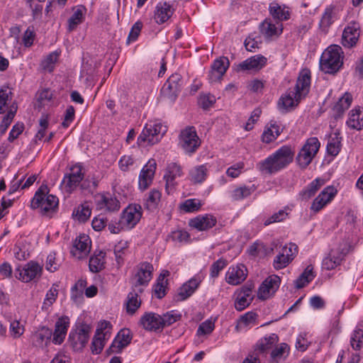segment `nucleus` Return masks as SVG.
Wrapping results in <instances>:
<instances>
[{
    "label": "nucleus",
    "mask_w": 363,
    "mask_h": 363,
    "mask_svg": "<svg viewBox=\"0 0 363 363\" xmlns=\"http://www.w3.org/2000/svg\"><path fill=\"white\" fill-rule=\"evenodd\" d=\"M294 152L291 147L284 145L270 155L265 160L259 162L257 167L264 174H274L285 169L294 159Z\"/></svg>",
    "instance_id": "nucleus-1"
},
{
    "label": "nucleus",
    "mask_w": 363,
    "mask_h": 363,
    "mask_svg": "<svg viewBox=\"0 0 363 363\" xmlns=\"http://www.w3.org/2000/svg\"><path fill=\"white\" fill-rule=\"evenodd\" d=\"M342 48L339 45L329 46L320 57V69L328 74L337 72L342 65Z\"/></svg>",
    "instance_id": "nucleus-2"
},
{
    "label": "nucleus",
    "mask_w": 363,
    "mask_h": 363,
    "mask_svg": "<svg viewBox=\"0 0 363 363\" xmlns=\"http://www.w3.org/2000/svg\"><path fill=\"white\" fill-rule=\"evenodd\" d=\"M167 131V127L161 123L150 122L143 128L138 138L137 143L140 147L157 143Z\"/></svg>",
    "instance_id": "nucleus-3"
},
{
    "label": "nucleus",
    "mask_w": 363,
    "mask_h": 363,
    "mask_svg": "<svg viewBox=\"0 0 363 363\" xmlns=\"http://www.w3.org/2000/svg\"><path fill=\"white\" fill-rule=\"evenodd\" d=\"M48 186L42 185L35 192L30 203L32 208H40L43 214L52 212L58 206V199L52 195L48 194Z\"/></svg>",
    "instance_id": "nucleus-4"
},
{
    "label": "nucleus",
    "mask_w": 363,
    "mask_h": 363,
    "mask_svg": "<svg viewBox=\"0 0 363 363\" xmlns=\"http://www.w3.org/2000/svg\"><path fill=\"white\" fill-rule=\"evenodd\" d=\"M153 266L149 262H144L135 269V272L130 279L131 288L139 292H143L152 277Z\"/></svg>",
    "instance_id": "nucleus-5"
},
{
    "label": "nucleus",
    "mask_w": 363,
    "mask_h": 363,
    "mask_svg": "<svg viewBox=\"0 0 363 363\" xmlns=\"http://www.w3.org/2000/svg\"><path fill=\"white\" fill-rule=\"evenodd\" d=\"M320 144L317 138H308L299 151L296 160L301 168H306L317 154Z\"/></svg>",
    "instance_id": "nucleus-6"
},
{
    "label": "nucleus",
    "mask_w": 363,
    "mask_h": 363,
    "mask_svg": "<svg viewBox=\"0 0 363 363\" xmlns=\"http://www.w3.org/2000/svg\"><path fill=\"white\" fill-rule=\"evenodd\" d=\"M43 272V267L38 262L30 261L23 267L16 269V277L23 282H29L35 279H39Z\"/></svg>",
    "instance_id": "nucleus-7"
},
{
    "label": "nucleus",
    "mask_w": 363,
    "mask_h": 363,
    "mask_svg": "<svg viewBox=\"0 0 363 363\" xmlns=\"http://www.w3.org/2000/svg\"><path fill=\"white\" fill-rule=\"evenodd\" d=\"M179 144L186 153H193L198 149L201 141L194 127L186 128L181 132Z\"/></svg>",
    "instance_id": "nucleus-8"
},
{
    "label": "nucleus",
    "mask_w": 363,
    "mask_h": 363,
    "mask_svg": "<svg viewBox=\"0 0 363 363\" xmlns=\"http://www.w3.org/2000/svg\"><path fill=\"white\" fill-rule=\"evenodd\" d=\"M183 175L182 168L180 164L176 162H171L167 164L164 179L165 180V189L168 194H170L177 185V179Z\"/></svg>",
    "instance_id": "nucleus-9"
},
{
    "label": "nucleus",
    "mask_w": 363,
    "mask_h": 363,
    "mask_svg": "<svg viewBox=\"0 0 363 363\" xmlns=\"http://www.w3.org/2000/svg\"><path fill=\"white\" fill-rule=\"evenodd\" d=\"M182 86V77L179 74H174L169 77L161 89L164 97L171 101L176 99Z\"/></svg>",
    "instance_id": "nucleus-10"
},
{
    "label": "nucleus",
    "mask_w": 363,
    "mask_h": 363,
    "mask_svg": "<svg viewBox=\"0 0 363 363\" xmlns=\"http://www.w3.org/2000/svg\"><path fill=\"white\" fill-rule=\"evenodd\" d=\"M252 289V284H245L235 291L234 306L237 311H241L250 305L254 298Z\"/></svg>",
    "instance_id": "nucleus-11"
},
{
    "label": "nucleus",
    "mask_w": 363,
    "mask_h": 363,
    "mask_svg": "<svg viewBox=\"0 0 363 363\" xmlns=\"http://www.w3.org/2000/svg\"><path fill=\"white\" fill-rule=\"evenodd\" d=\"M348 252V248L345 244L337 249H333L328 257L323 260V267L327 270H331L340 265L344 257Z\"/></svg>",
    "instance_id": "nucleus-12"
},
{
    "label": "nucleus",
    "mask_w": 363,
    "mask_h": 363,
    "mask_svg": "<svg viewBox=\"0 0 363 363\" xmlns=\"http://www.w3.org/2000/svg\"><path fill=\"white\" fill-rule=\"evenodd\" d=\"M142 216L141 206L140 205H129L123 211L121 220L126 229L133 228Z\"/></svg>",
    "instance_id": "nucleus-13"
},
{
    "label": "nucleus",
    "mask_w": 363,
    "mask_h": 363,
    "mask_svg": "<svg viewBox=\"0 0 363 363\" xmlns=\"http://www.w3.org/2000/svg\"><path fill=\"white\" fill-rule=\"evenodd\" d=\"M91 250V240L85 234L80 235L74 241L71 249L72 256L78 259L85 258Z\"/></svg>",
    "instance_id": "nucleus-14"
},
{
    "label": "nucleus",
    "mask_w": 363,
    "mask_h": 363,
    "mask_svg": "<svg viewBox=\"0 0 363 363\" xmlns=\"http://www.w3.org/2000/svg\"><path fill=\"white\" fill-rule=\"evenodd\" d=\"M156 162L150 160L144 165L138 177V186L142 191L146 190L152 184L156 170Z\"/></svg>",
    "instance_id": "nucleus-15"
},
{
    "label": "nucleus",
    "mask_w": 363,
    "mask_h": 363,
    "mask_svg": "<svg viewBox=\"0 0 363 363\" xmlns=\"http://www.w3.org/2000/svg\"><path fill=\"white\" fill-rule=\"evenodd\" d=\"M280 279L278 276H269L259 286L257 292L258 298L262 300L269 298L278 289Z\"/></svg>",
    "instance_id": "nucleus-16"
},
{
    "label": "nucleus",
    "mask_w": 363,
    "mask_h": 363,
    "mask_svg": "<svg viewBox=\"0 0 363 363\" xmlns=\"http://www.w3.org/2000/svg\"><path fill=\"white\" fill-rule=\"evenodd\" d=\"M359 25L356 22L350 23L344 29L342 44L344 47L352 48L356 45L359 37Z\"/></svg>",
    "instance_id": "nucleus-17"
},
{
    "label": "nucleus",
    "mask_w": 363,
    "mask_h": 363,
    "mask_svg": "<svg viewBox=\"0 0 363 363\" xmlns=\"http://www.w3.org/2000/svg\"><path fill=\"white\" fill-rule=\"evenodd\" d=\"M337 191L333 186H328L325 187L313 200L311 209L314 212H318L332 201Z\"/></svg>",
    "instance_id": "nucleus-18"
},
{
    "label": "nucleus",
    "mask_w": 363,
    "mask_h": 363,
    "mask_svg": "<svg viewBox=\"0 0 363 363\" xmlns=\"http://www.w3.org/2000/svg\"><path fill=\"white\" fill-rule=\"evenodd\" d=\"M139 324L144 330L147 331L157 332L162 330L160 315L155 313H145L141 316Z\"/></svg>",
    "instance_id": "nucleus-19"
},
{
    "label": "nucleus",
    "mask_w": 363,
    "mask_h": 363,
    "mask_svg": "<svg viewBox=\"0 0 363 363\" xmlns=\"http://www.w3.org/2000/svg\"><path fill=\"white\" fill-rule=\"evenodd\" d=\"M82 167L79 164H75L70 168V172L63 179V183L67 191H73L80 182L82 181Z\"/></svg>",
    "instance_id": "nucleus-20"
},
{
    "label": "nucleus",
    "mask_w": 363,
    "mask_h": 363,
    "mask_svg": "<svg viewBox=\"0 0 363 363\" xmlns=\"http://www.w3.org/2000/svg\"><path fill=\"white\" fill-rule=\"evenodd\" d=\"M247 269L243 264L230 267L227 273L226 281L231 285H238L244 281L247 277Z\"/></svg>",
    "instance_id": "nucleus-21"
},
{
    "label": "nucleus",
    "mask_w": 363,
    "mask_h": 363,
    "mask_svg": "<svg viewBox=\"0 0 363 363\" xmlns=\"http://www.w3.org/2000/svg\"><path fill=\"white\" fill-rule=\"evenodd\" d=\"M262 34L268 39L279 37L283 30L282 23L273 22L271 19H265L260 26Z\"/></svg>",
    "instance_id": "nucleus-22"
},
{
    "label": "nucleus",
    "mask_w": 363,
    "mask_h": 363,
    "mask_svg": "<svg viewBox=\"0 0 363 363\" xmlns=\"http://www.w3.org/2000/svg\"><path fill=\"white\" fill-rule=\"evenodd\" d=\"M229 67V61L227 57H220L216 60L211 65L208 78L210 82H214L220 80Z\"/></svg>",
    "instance_id": "nucleus-23"
},
{
    "label": "nucleus",
    "mask_w": 363,
    "mask_h": 363,
    "mask_svg": "<svg viewBox=\"0 0 363 363\" xmlns=\"http://www.w3.org/2000/svg\"><path fill=\"white\" fill-rule=\"evenodd\" d=\"M90 333V326L86 324H83L80 325L76 333H70L69 338L72 341L74 347H77L79 345V348H82L88 342Z\"/></svg>",
    "instance_id": "nucleus-24"
},
{
    "label": "nucleus",
    "mask_w": 363,
    "mask_h": 363,
    "mask_svg": "<svg viewBox=\"0 0 363 363\" xmlns=\"http://www.w3.org/2000/svg\"><path fill=\"white\" fill-rule=\"evenodd\" d=\"M69 318L67 316L60 317L55 323L52 342L56 345H60L65 340L68 328Z\"/></svg>",
    "instance_id": "nucleus-25"
},
{
    "label": "nucleus",
    "mask_w": 363,
    "mask_h": 363,
    "mask_svg": "<svg viewBox=\"0 0 363 363\" xmlns=\"http://www.w3.org/2000/svg\"><path fill=\"white\" fill-rule=\"evenodd\" d=\"M301 99L296 91L289 89L280 98L278 105L281 110L289 111L296 106Z\"/></svg>",
    "instance_id": "nucleus-26"
},
{
    "label": "nucleus",
    "mask_w": 363,
    "mask_h": 363,
    "mask_svg": "<svg viewBox=\"0 0 363 363\" xmlns=\"http://www.w3.org/2000/svg\"><path fill=\"white\" fill-rule=\"evenodd\" d=\"M172 6L166 1L159 2L155 8L154 18L159 23L166 22L174 13Z\"/></svg>",
    "instance_id": "nucleus-27"
},
{
    "label": "nucleus",
    "mask_w": 363,
    "mask_h": 363,
    "mask_svg": "<svg viewBox=\"0 0 363 363\" xmlns=\"http://www.w3.org/2000/svg\"><path fill=\"white\" fill-rule=\"evenodd\" d=\"M216 224V218L209 214L199 216L189 221V225L199 230H207Z\"/></svg>",
    "instance_id": "nucleus-28"
},
{
    "label": "nucleus",
    "mask_w": 363,
    "mask_h": 363,
    "mask_svg": "<svg viewBox=\"0 0 363 363\" xmlns=\"http://www.w3.org/2000/svg\"><path fill=\"white\" fill-rule=\"evenodd\" d=\"M279 341L277 335L272 333L259 339L254 347L253 350L260 356L265 354Z\"/></svg>",
    "instance_id": "nucleus-29"
},
{
    "label": "nucleus",
    "mask_w": 363,
    "mask_h": 363,
    "mask_svg": "<svg viewBox=\"0 0 363 363\" xmlns=\"http://www.w3.org/2000/svg\"><path fill=\"white\" fill-rule=\"evenodd\" d=\"M73 13L67 21V30L72 32L81 24L85 18L86 13V8L82 5H79L72 9Z\"/></svg>",
    "instance_id": "nucleus-30"
},
{
    "label": "nucleus",
    "mask_w": 363,
    "mask_h": 363,
    "mask_svg": "<svg viewBox=\"0 0 363 363\" xmlns=\"http://www.w3.org/2000/svg\"><path fill=\"white\" fill-rule=\"evenodd\" d=\"M347 125L352 129L360 130L363 128V108L356 106L348 115Z\"/></svg>",
    "instance_id": "nucleus-31"
},
{
    "label": "nucleus",
    "mask_w": 363,
    "mask_h": 363,
    "mask_svg": "<svg viewBox=\"0 0 363 363\" xmlns=\"http://www.w3.org/2000/svg\"><path fill=\"white\" fill-rule=\"evenodd\" d=\"M97 206L100 209H104L107 211H117L120 209L121 205L119 201L109 194H104L100 197L97 201Z\"/></svg>",
    "instance_id": "nucleus-32"
},
{
    "label": "nucleus",
    "mask_w": 363,
    "mask_h": 363,
    "mask_svg": "<svg viewBox=\"0 0 363 363\" xmlns=\"http://www.w3.org/2000/svg\"><path fill=\"white\" fill-rule=\"evenodd\" d=\"M267 63V58L262 55H257L252 56L240 64L243 70H259Z\"/></svg>",
    "instance_id": "nucleus-33"
},
{
    "label": "nucleus",
    "mask_w": 363,
    "mask_h": 363,
    "mask_svg": "<svg viewBox=\"0 0 363 363\" xmlns=\"http://www.w3.org/2000/svg\"><path fill=\"white\" fill-rule=\"evenodd\" d=\"M132 337L128 330H121L111 345V350L113 352H120L123 348L130 343Z\"/></svg>",
    "instance_id": "nucleus-34"
},
{
    "label": "nucleus",
    "mask_w": 363,
    "mask_h": 363,
    "mask_svg": "<svg viewBox=\"0 0 363 363\" xmlns=\"http://www.w3.org/2000/svg\"><path fill=\"white\" fill-rule=\"evenodd\" d=\"M310 84V73L308 72H304L298 77L296 86L293 90L302 98L308 94Z\"/></svg>",
    "instance_id": "nucleus-35"
},
{
    "label": "nucleus",
    "mask_w": 363,
    "mask_h": 363,
    "mask_svg": "<svg viewBox=\"0 0 363 363\" xmlns=\"http://www.w3.org/2000/svg\"><path fill=\"white\" fill-rule=\"evenodd\" d=\"M208 167L207 164H201L193 167L189 171V178L194 184H201L207 178Z\"/></svg>",
    "instance_id": "nucleus-36"
},
{
    "label": "nucleus",
    "mask_w": 363,
    "mask_h": 363,
    "mask_svg": "<svg viewBox=\"0 0 363 363\" xmlns=\"http://www.w3.org/2000/svg\"><path fill=\"white\" fill-rule=\"evenodd\" d=\"M269 13L277 21L281 22L286 21L290 18V13L286 7H282L276 2H272L269 5Z\"/></svg>",
    "instance_id": "nucleus-37"
},
{
    "label": "nucleus",
    "mask_w": 363,
    "mask_h": 363,
    "mask_svg": "<svg viewBox=\"0 0 363 363\" xmlns=\"http://www.w3.org/2000/svg\"><path fill=\"white\" fill-rule=\"evenodd\" d=\"M200 281L196 279H191L184 284L179 289V300L184 301L191 296L199 285Z\"/></svg>",
    "instance_id": "nucleus-38"
},
{
    "label": "nucleus",
    "mask_w": 363,
    "mask_h": 363,
    "mask_svg": "<svg viewBox=\"0 0 363 363\" xmlns=\"http://www.w3.org/2000/svg\"><path fill=\"white\" fill-rule=\"evenodd\" d=\"M52 335V331L46 327H42L32 336L33 344L36 347H43L47 344Z\"/></svg>",
    "instance_id": "nucleus-39"
},
{
    "label": "nucleus",
    "mask_w": 363,
    "mask_h": 363,
    "mask_svg": "<svg viewBox=\"0 0 363 363\" xmlns=\"http://www.w3.org/2000/svg\"><path fill=\"white\" fill-rule=\"evenodd\" d=\"M105 252L99 251L91 257L89 264L91 272L96 273L105 267Z\"/></svg>",
    "instance_id": "nucleus-40"
},
{
    "label": "nucleus",
    "mask_w": 363,
    "mask_h": 363,
    "mask_svg": "<svg viewBox=\"0 0 363 363\" xmlns=\"http://www.w3.org/2000/svg\"><path fill=\"white\" fill-rule=\"evenodd\" d=\"M142 293L132 289V291L128 294L126 302V309L128 313L133 314L140 308L141 301L139 296Z\"/></svg>",
    "instance_id": "nucleus-41"
},
{
    "label": "nucleus",
    "mask_w": 363,
    "mask_h": 363,
    "mask_svg": "<svg viewBox=\"0 0 363 363\" xmlns=\"http://www.w3.org/2000/svg\"><path fill=\"white\" fill-rule=\"evenodd\" d=\"M352 100V96L349 92H345L343 96L339 99L333 108L337 116H342V113L350 108Z\"/></svg>",
    "instance_id": "nucleus-42"
},
{
    "label": "nucleus",
    "mask_w": 363,
    "mask_h": 363,
    "mask_svg": "<svg viewBox=\"0 0 363 363\" xmlns=\"http://www.w3.org/2000/svg\"><path fill=\"white\" fill-rule=\"evenodd\" d=\"M341 141L342 138L340 136V133L338 132H335L330 136L327 145V151L329 155L332 156H336L338 155L341 150Z\"/></svg>",
    "instance_id": "nucleus-43"
},
{
    "label": "nucleus",
    "mask_w": 363,
    "mask_h": 363,
    "mask_svg": "<svg viewBox=\"0 0 363 363\" xmlns=\"http://www.w3.org/2000/svg\"><path fill=\"white\" fill-rule=\"evenodd\" d=\"M281 130L276 122H271L269 127H267L262 134V141L266 143L272 142L280 135Z\"/></svg>",
    "instance_id": "nucleus-44"
},
{
    "label": "nucleus",
    "mask_w": 363,
    "mask_h": 363,
    "mask_svg": "<svg viewBox=\"0 0 363 363\" xmlns=\"http://www.w3.org/2000/svg\"><path fill=\"white\" fill-rule=\"evenodd\" d=\"M91 213L89 205L87 203H84L74 210L72 216L75 220L84 223L89 218Z\"/></svg>",
    "instance_id": "nucleus-45"
},
{
    "label": "nucleus",
    "mask_w": 363,
    "mask_h": 363,
    "mask_svg": "<svg viewBox=\"0 0 363 363\" xmlns=\"http://www.w3.org/2000/svg\"><path fill=\"white\" fill-rule=\"evenodd\" d=\"M313 268L311 265H308L304 272L299 276V277L295 281L296 287L297 289H301L311 281L315 275L313 274Z\"/></svg>",
    "instance_id": "nucleus-46"
},
{
    "label": "nucleus",
    "mask_w": 363,
    "mask_h": 363,
    "mask_svg": "<svg viewBox=\"0 0 363 363\" xmlns=\"http://www.w3.org/2000/svg\"><path fill=\"white\" fill-rule=\"evenodd\" d=\"M324 184V180L315 179L301 191V196L304 199H309L315 195L317 191Z\"/></svg>",
    "instance_id": "nucleus-47"
},
{
    "label": "nucleus",
    "mask_w": 363,
    "mask_h": 363,
    "mask_svg": "<svg viewBox=\"0 0 363 363\" xmlns=\"http://www.w3.org/2000/svg\"><path fill=\"white\" fill-rule=\"evenodd\" d=\"M350 345L354 350H360L363 348V328L362 326H357L352 333Z\"/></svg>",
    "instance_id": "nucleus-48"
},
{
    "label": "nucleus",
    "mask_w": 363,
    "mask_h": 363,
    "mask_svg": "<svg viewBox=\"0 0 363 363\" xmlns=\"http://www.w3.org/2000/svg\"><path fill=\"white\" fill-rule=\"evenodd\" d=\"M182 315L177 311H170L160 315L162 330L179 320Z\"/></svg>",
    "instance_id": "nucleus-49"
},
{
    "label": "nucleus",
    "mask_w": 363,
    "mask_h": 363,
    "mask_svg": "<svg viewBox=\"0 0 363 363\" xmlns=\"http://www.w3.org/2000/svg\"><path fill=\"white\" fill-rule=\"evenodd\" d=\"M289 346L286 343H281L277 345L271 352V358L273 363H278L279 361L289 353Z\"/></svg>",
    "instance_id": "nucleus-50"
},
{
    "label": "nucleus",
    "mask_w": 363,
    "mask_h": 363,
    "mask_svg": "<svg viewBox=\"0 0 363 363\" xmlns=\"http://www.w3.org/2000/svg\"><path fill=\"white\" fill-rule=\"evenodd\" d=\"M333 8L331 6L326 8L319 23L320 27L323 31L326 32L333 24Z\"/></svg>",
    "instance_id": "nucleus-51"
},
{
    "label": "nucleus",
    "mask_w": 363,
    "mask_h": 363,
    "mask_svg": "<svg viewBox=\"0 0 363 363\" xmlns=\"http://www.w3.org/2000/svg\"><path fill=\"white\" fill-rule=\"evenodd\" d=\"M168 275L169 272L166 271L164 274H161L157 279V283L155 286V293L158 298H162L165 295V289L167 284L165 277Z\"/></svg>",
    "instance_id": "nucleus-52"
},
{
    "label": "nucleus",
    "mask_w": 363,
    "mask_h": 363,
    "mask_svg": "<svg viewBox=\"0 0 363 363\" xmlns=\"http://www.w3.org/2000/svg\"><path fill=\"white\" fill-rule=\"evenodd\" d=\"M161 196V192L157 189H152L150 191L146 199V208L150 211L155 209L160 201Z\"/></svg>",
    "instance_id": "nucleus-53"
},
{
    "label": "nucleus",
    "mask_w": 363,
    "mask_h": 363,
    "mask_svg": "<svg viewBox=\"0 0 363 363\" xmlns=\"http://www.w3.org/2000/svg\"><path fill=\"white\" fill-rule=\"evenodd\" d=\"M293 257H289V253H285L282 251L274 260V267L276 269H281L286 267L291 261Z\"/></svg>",
    "instance_id": "nucleus-54"
},
{
    "label": "nucleus",
    "mask_w": 363,
    "mask_h": 363,
    "mask_svg": "<svg viewBox=\"0 0 363 363\" xmlns=\"http://www.w3.org/2000/svg\"><path fill=\"white\" fill-rule=\"evenodd\" d=\"M252 193V188L245 186H240L232 191L231 197L235 201H240L250 196Z\"/></svg>",
    "instance_id": "nucleus-55"
},
{
    "label": "nucleus",
    "mask_w": 363,
    "mask_h": 363,
    "mask_svg": "<svg viewBox=\"0 0 363 363\" xmlns=\"http://www.w3.org/2000/svg\"><path fill=\"white\" fill-rule=\"evenodd\" d=\"M59 57V54L57 52H53L49 54L46 58L42 61V68L48 72H52L54 69L55 62H57Z\"/></svg>",
    "instance_id": "nucleus-56"
},
{
    "label": "nucleus",
    "mask_w": 363,
    "mask_h": 363,
    "mask_svg": "<svg viewBox=\"0 0 363 363\" xmlns=\"http://www.w3.org/2000/svg\"><path fill=\"white\" fill-rule=\"evenodd\" d=\"M257 315L255 313L253 312H247L245 314L242 315L239 321L238 324L237 325V328L239 327H247L250 325H255V321L257 319Z\"/></svg>",
    "instance_id": "nucleus-57"
},
{
    "label": "nucleus",
    "mask_w": 363,
    "mask_h": 363,
    "mask_svg": "<svg viewBox=\"0 0 363 363\" xmlns=\"http://www.w3.org/2000/svg\"><path fill=\"white\" fill-rule=\"evenodd\" d=\"M106 338L102 335L95 334L91 345V350L93 354H98L101 352Z\"/></svg>",
    "instance_id": "nucleus-58"
},
{
    "label": "nucleus",
    "mask_w": 363,
    "mask_h": 363,
    "mask_svg": "<svg viewBox=\"0 0 363 363\" xmlns=\"http://www.w3.org/2000/svg\"><path fill=\"white\" fill-rule=\"evenodd\" d=\"M201 206V202L196 199H187L181 204V208L186 212L197 211Z\"/></svg>",
    "instance_id": "nucleus-59"
},
{
    "label": "nucleus",
    "mask_w": 363,
    "mask_h": 363,
    "mask_svg": "<svg viewBox=\"0 0 363 363\" xmlns=\"http://www.w3.org/2000/svg\"><path fill=\"white\" fill-rule=\"evenodd\" d=\"M216 102V97L210 94H201L199 98V104L203 109H208Z\"/></svg>",
    "instance_id": "nucleus-60"
},
{
    "label": "nucleus",
    "mask_w": 363,
    "mask_h": 363,
    "mask_svg": "<svg viewBox=\"0 0 363 363\" xmlns=\"http://www.w3.org/2000/svg\"><path fill=\"white\" fill-rule=\"evenodd\" d=\"M10 333L13 338L20 337L24 333V326L19 320H13L10 323Z\"/></svg>",
    "instance_id": "nucleus-61"
},
{
    "label": "nucleus",
    "mask_w": 363,
    "mask_h": 363,
    "mask_svg": "<svg viewBox=\"0 0 363 363\" xmlns=\"http://www.w3.org/2000/svg\"><path fill=\"white\" fill-rule=\"evenodd\" d=\"M128 247V243L126 241L119 242L114 248V254L118 264L123 261V256Z\"/></svg>",
    "instance_id": "nucleus-62"
},
{
    "label": "nucleus",
    "mask_w": 363,
    "mask_h": 363,
    "mask_svg": "<svg viewBox=\"0 0 363 363\" xmlns=\"http://www.w3.org/2000/svg\"><path fill=\"white\" fill-rule=\"evenodd\" d=\"M214 323L210 320L203 322L197 330V335H209L214 329Z\"/></svg>",
    "instance_id": "nucleus-63"
},
{
    "label": "nucleus",
    "mask_w": 363,
    "mask_h": 363,
    "mask_svg": "<svg viewBox=\"0 0 363 363\" xmlns=\"http://www.w3.org/2000/svg\"><path fill=\"white\" fill-rule=\"evenodd\" d=\"M135 163L134 158L130 155L123 156L118 162L119 167L123 172H127L130 169Z\"/></svg>",
    "instance_id": "nucleus-64"
}]
</instances>
